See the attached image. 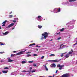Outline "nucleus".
Returning a JSON list of instances; mask_svg holds the SVG:
<instances>
[{
    "label": "nucleus",
    "mask_w": 77,
    "mask_h": 77,
    "mask_svg": "<svg viewBox=\"0 0 77 77\" xmlns=\"http://www.w3.org/2000/svg\"><path fill=\"white\" fill-rule=\"evenodd\" d=\"M29 63H33V61H29Z\"/></svg>",
    "instance_id": "4c0bfd02"
},
{
    "label": "nucleus",
    "mask_w": 77,
    "mask_h": 77,
    "mask_svg": "<svg viewBox=\"0 0 77 77\" xmlns=\"http://www.w3.org/2000/svg\"><path fill=\"white\" fill-rule=\"evenodd\" d=\"M71 51L70 52H72V53L73 52H74V51H73V50L72 49H71Z\"/></svg>",
    "instance_id": "f704fd0d"
},
{
    "label": "nucleus",
    "mask_w": 77,
    "mask_h": 77,
    "mask_svg": "<svg viewBox=\"0 0 77 77\" xmlns=\"http://www.w3.org/2000/svg\"><path fill=\"white\" fill-rule=\"evenodd\" d=\"M63 45V44H61V45H60V47L59 48V49H62V45Z\"/></svg>",
    "instance_id": "9b49d317"
},
{
    "label": "nucleus",
    "mask_w": 77,
    "mask_h": 77,
    "mask_svg": "<svg viewBox=\"0 0 77 77\" xmlns=\"http://www.w3.org/2000/svg\"><path fill=\"white\" fill-rule=\"evenodd\" d=\"M50 56H55V55L54 54H51Z\"/></svg>",
    "instance_id": "4be33fe9"
},
{
    "label": "nucleus",
    "mask_w": 77,
    "mask_h": 77,
    "mask_svg": "<svg viewBox=\"0 0 77 77\" xmlns=\"http://www.w3.org/2000/svg\"><path fill=\"white\" fill-rule=\"evenodd\" d=\"M13 21L14 23H16V20H13Z\"/></svg>",
    "instance_id": "37998d69"
},
{
    "label": "nucleus",
    "mask_w": 77,
    "mask_h": 77,
    "mask_svg": "<svg viewBox=\"0 0 77 77\" xmlns=\"http://www.w3.org/2000/svg\"><path fill=\"white\" fill-rule=\"evenodd\" d=\"M12 11H11L10 13H9L10 14H12Z\"/></svg>",
    "instance_id": "3c124183"
},
{
    "label": "nucleus",
    "mask_w": 77,
    "mask_h": 77,
    "mask_svg": "<svg viewBox=\"0 0 77 77\" xmlns=\"http://www.w3.org/2000/svg\"><path fill=\"white\" fill-rule=\"evenodd\" d=\"M60 34H59V36H60Z\"/></svg>",
    "instance_id": "338daca9"
},
{
    "label": "nucleus",
    "mask_w": 77,
    "mask_h": 77,
    "mask_svg": "<svg viewBox=\"0 0 77 77\" xmlns=\"http://www.w3.org/2000/svg\"><path fill=\"white\" fill-rule=\"evenodd\" d=\"M14 24L13 23H11L8 26L6 27V29H9V28H10V27H12Z\"/></svg>",
    "instance_id": "f03ea898"
},
{
    "label": "nucleus",
    "mask_w": 77,
    "mask_h": 77,
    "mask_svg": "<svg viewBox=\"0 0 77 77\" xmlns=\"http://www.w3.org/2000/svg\"><path fill=\"white\" fill-rule=\"evenodd\" d=\"M2 72H3V73H4V74H6V73H7V72H8V71H6L2 70Z\"/></svg>",
    "instance_id": "6e6552de"
},
{
    "label": "nucleus",
    "mask_w": 77,
    "mask_h": 77,
    "mask_svg": "<svg viewBox=\"0 0 77 77\" xmlns=\"http://www.w3.org/2000/svg\"><path fill=\"white\" fill-rule=\"evenodd\" d=\"M66 54V55L65 56L66 58H68L69 57V55L68 54Z\"/></svg>",
    "instance_id": "0eeeda50"
},
{
    "label": "nucleus",
    "mask_w": 77,
    "mask_h": 77,
    "mask_svg": "<svg viewBox=\"0 0 77 77\" xmlns=\"http://www.w3.org/2000/svg\"><path fill=\"white\" fill-rule=\"evenodd\" d=\"M65 66V65H60V64H58L57 66V68H63V67H64Z\"/></svg>",
    "instance_id": "20e7f679"
},
{
    "label": "nucleus",
    "mask_w": 77,
    "mask_h": 77,
    "mask_svg": "<svg viewBox=\"0 0 77 77\" xmlns=\"http://www.w3.org/2000/svg\"><path fill=\"white\" fill-rule=\"evenodd\" d=\"M22 72H30V71H26L25 70H24V71H22Z\"/></svg>",
    "instance_id": "ddd939ff"
},
{
    "label": "nucleus",
    "mask_w": 77,
    "mask_h": 77,
    "mask_svg": "<svg viewBox=\"0 0 77 77\" xmlns=\"http://www.w3.org/2000/svg\"><path fill=\"white\" fill-rule=\"evenodd\" d=\"M36 47H41V46H38V45H36Z\"/></svg>",
    "instance_id": "58836bf2"
},
{
    "label": "nucleus",
    "mask_w": 77,
    "mask_h": 77,
    "mask_svg": "<svg viewBox=\"0 0 77 77\" xmlns=\"http://www.w3.org/2000/svg\"><path fill=\"white\" fill-rule=\"evenodd\" d=\"M32 67H31L30 69V71H31V70H32Z\"/></svg>",
    "instance_id": "c03bdc74"
},
{
    "label": "nucleus",
    "mask_w": 77,
    "mask_h": 77,
    "mask_svg": "<svg viewBox=\"0 0 77 77\" xmlns=\"http://www.w3.org/2000/svg\"><path fill=\"white\" fill-rule=\"evenodd\" d=\"M6 22H7V21L5 20V21H4L2 23V24H5L6 23Z\"/></svg>",
    "instance_id": "4468645a"
},
{
    "label": "nucleus",
    "mask_w": 77,
    "mask_h": 77,
    "mask_svg": "<svg viewBox=\"0 0 77 77\" xmlns=\"http://www.w3.org/2000/svg\"><path fill=\"white\" fill-rule=\"evenodd\" d=\"M65 45H63V46L62 47V48H63V47H65Z\"/></svg>",
    "instance_id": "de8ad7c7"
},
{
    "label": "nucleus",
    "mask_w": 77,
    "mask_h": 77,
    "mask_svg": "<svg viewBox=\"0 0 77 77\" xmlns=\"http://www.w3.org/2000/svg\"><path fill=\"white\" fill-rule=\"evenodd\" d=\"M48 34L47 32H45L44 33L42 34V35L44 36L45 39H46L48 37Z\"/></svg>",
    "instance_id": "f257e3e1"
},
{
    "label": "nucleus",
    "mask_w": 77,
    "mask_h": 77,
    "mask_svg": "<svg viewBox=\"0 0 77 77\" xmlns=\"http://www.w3.org/2000/svg\"><path fill=\"white\" fill-rule=\"evenodd\" d=\"M62 69V67H60V68H59V69H60V70H61Z\"/></svg>",
    "instance_id": "a19ab883"
},
{
    "label": "nucleus",
    "mask_w": 77,
    "mask_h": 77,
    "mask_svg": "<svg viewBox=\"0 0 77 77\" xmlns=\"http://www.w3.org/2000/svg\"><path fill=\"white\" fill-rule=\"evenodd\" d=\"M73 45H75V44H74Z\"/></svg>",
    "instance_id": "680f3d73"
},
{
    "label": "nucleus",
    "mask_w": 77,
    "mask_h": 77,
    "mask_svg": "<svg viewBox=\"0 0 77 77\" xmlns=\"http://www.w3.org/2000/svg\"><path fill=\"white\" fill-rule=\"evenodd\" d=\"M13 52L14 53H15V52H16V51H14Z\"/></svg>",
    "instance_id": "6e6d98bb"
},
{
    "label": "nucleus",
    "mask_w": 77,
    "mask_h": 77,
    "mask_svg": "<svg viewBox=\"0 0 77 77\" xmlns=\"http://www.w3.org/2000/svg\"><path fill=\"white\" fill-rule=\"evenodd\" d=\"M58 71V70H56V72H55L56 74H57V72Z\"/></svg>",
    "instance_id": "a18cd8bd"
},
{
    "label": "nucleus",
    "mask_w": 77,
    "mask_h": 77,
    "mask_svg": "<svg viewBox=\"0 0 77 77\" xmlns=\"http://www.w3.org/2000/svg\"><path fill=\"white\" fill-rule=\"evenodd\" d=\"M35 70H33L32 71H31V73H33V72H35Z\"/></svg>",
    "instance_id": "5701e85b"
},
{
    "label": "nucleus",
    "mask_w": 77,
    "mask_h": 77,
    "mask_svg": "<svg viewBox=\"0 0 77 77\" xmlns=\"http://www.w3.org/2000/svg\"><path fill=\"white\" fill-rule=\"evenodd\" d=\"M50 67H51V68H53V67L55 68V67H56V64H53L51 65Z\"/></svg>",
    "instance_id": "423d86ee"
},
{
    "label": "nucleus",
    "mask_w": 77,
    "mask_h": 77,
    "mask_svg": "<svg viewBox=\"0 0 77 77\" xmlns=\"http://www.w3.org/2000/svg\"><path fill=\"white\" fill-rule=\"evenodd\" d=\"M14 29H15V28H12V30H14Z\"/></svg>",
    "instance_id": "603ef678"
},
{
    "label": "nucleus",
    "mask_w": 77,
    "mask_h": 77,
    "mask_svg": "<svg viewBox=\"0 0 77 77\" xmlns=\"http://www.w3.org/2000/svg\"><path fill=\"white\" fill-rule=\"evenodd\" d=\"M16 55L17 56H18V55H20V54H19V53H18L16 54Z\"/></svg>",
    "instance_id": "ea45409f"
},
{
    "label": "nucleus",
    "mask_w": 77,
    "mask_h": 77,
    "mask_svg": "<svg viewBox=\"0 0 77 77\" xmlns=\"http://www.w3.org/2000/svg\"><path fill=\"white\" fill-rule=\"evenodd\" d=\"M72 52H69L68 53V54L69 55L70 54H72Z\"/></svg>",
    "instance_id": "b1692460"
},
{
    "label": "nucleus",
    "mask_w": 77,
    "mask_h": 77,
    "mask_svg": "<svg viewBox=\"0 0 77 77\" xmlns=\"http://www.w3.org/2000/svg\"><path fill=\"white\" fill-rule=\"evenodd\" d=\"M52 40H53L52 39H51V40H50V41H52Z\"/></svg>",
    "instance_id": "0e129e2a"
},
{
    "label": "nucleus",
    "mask_w": 77,
    "mask_h": 77,
    "mask_svg": "<svg viewBox=\"0 0 77 77\" xmlns=\"http://www.w3.org/2000/svg\"><path fill=\"white\" fill-rule=\"evenodd\" d=\"M8 60H11V58H8Z\"/></svg>",
    "instance_id": "5fc2aeb1"
},
{
    "label": "nucleus",
    "mask_w": 77,
    "mask_h": 77,
    "mask_svg": "<svg viewBox=\"0 0 77 77\" xmlns=\"http://www.w3.org/2000/svg\"><path fill=\"white\" fill-rule=\"evenodd\" d=\"M13 60H9L8 61V62H13Z\"/></svg>",
    "instance_id": "412c9836"
},
{
    "label": "nucleus",
    "mask_w": 77,
    "mask_h": 77,
    "mask_svg": "<svg viewBox=\"0 0 77 77\" xmlns=\"http://www.w3.org/2000/svg\"><path fill=\"white\" fill-rule=\"evenodd\" d=\"M2 29V27L1 26H0V29Z\"/></svg>",
    "instance_id": "4d7b16f0"
},
{
    "label": "nucleus",
    "mask_w": 77,
    "mask_h": 77,
    "mask_svg": "<svg viewBox=\"0 0 77 77\" xmlns=\"http://www.w3.org/2000/svg\"><path fill=\"white\" fill-rule=\"evenodd\" d=\"M33 56H37V54H33Z\"/></svg>",
    "instance_id": "473e14b6"
},
{
    "label": "nucleus",
    "mask_w": 77,
    "mask_h": 77,
    "mask_svg": "<svg viewBox=\"0 0 77 77\" xmlns=\"http://www.w3.org/2000/svg\"><path fill=\"white\" fill-rule=\"evenodd\" d=\"M69 76V75L68 74L66 73L64 74H63L61 76V77H68Z\"/></svg>",
    "instance_id": "7ed1b4c3"
},
{
    "label": "nucleus",
    "mask_w": 77,
    "mask_h": 77,
    "mask_svg": "<svg viewBox=\"0 0 77 77\" xmlns=\"http://www.w3.org/2000/svg\"><path fill=\"white\" fill-rule=\"evenodd\" d=\"M30 53H31V52H27V54Z\"/></svg>",
    "instance_id": "864d4df0"
},
{
    "label": "nucleus",
    "mask_w": 77,
    "mask_h": 77,
    "mask_svg": "<svg viewBox=\"0 0 77 77\" xmlns=\"http://www.w3.org/2000/svg\"><path fill=\"white\" fill-rule=\"evenodd\" d=\"M77 0H69V2H75V1H76Z\"/></svg>",
    "instance_id": "a211bd4d"
},
{
    "label": "nucleus",
    "mask_w": 77,
    "mask_h": 77,
    "mask_svg": "<svg viewBox=\"0 0 77 77\" xmlns=\"http://www.w3.org/2000/svg\"><path fill=\"white\" fill-rule=\"evenodd\" d=\"M44 39V37H42V38H41V39Z\"/></svg>",
    "instance_id": "8fccbe9b"
},
{
    "label": "nucleus",
    "mask_w": 77,
    "mask_h": 77,
    "mask_svg": "<svg viewBox=\"0 0 77 77\" xmlns=\"http://www.w3.org/2000/svg\"><path fill=\"white\" fill-rule=\"evenodd\" d=\"M36 45V44H35V43L31 44L29 45V46L31 47L32 46V45Z\"/></svg>",
    "instance_id": "9d476101"
},
{
    "label": "nucleus",
    "mask_w": 77,
    "mask_h": 77,
    "mask_svg": "<svg viewBox=\"0 0 77 77\" xmlns=\"http://www.w3.org/2000/svg\"><path fill=\"white\" fill-rule=\"evenodd\" d=\"M77 44V42H76V43H75V45H76Z\"/></svg>",
    "instance_id": "13d9d810"
},
{
    "label": "nucleus",
    "mask_w": 77,
    "mask_h": 77,
    "mask_svg": "<svg viewBox=\"0 0 77 77\" xmlns=\"http://www.w3.org/2000/svg\"><path fill=\"white\" fill-rule=\"evenodd\" d=\"M61 55H60V56L61 57H63V56L64 55L63 54H61Z\"/></svg>",
    "instance_id": "7c9ffc66"
},
{
    "label": "nucleus",
    "mask_w": 77,
    "mask_h": 77,
    "mask_svg": "<svg viewBox=\"0 0 77 77\" xmlns=\"http://www.w3.org/2000/svg\"><path fill=\"white\" fill-rule=\"evenodd\" d=\"M5 24H3L2 25V26L3 27V26H5Z\"/></svg>",
    "instance_id": "79ce46f5"
},
{
    "label": "nucleus",
    "mask_w": 77,
    "mask_h": 77,
    "mask_svg": "<svg viewBox=\"0 0 77 77\" xmlns=\"http://www.w3.org/2000/svg\"><path fill=\"white\" fill-rule=\"evenodd\" d=\"M0 53H1V54L4 53V52H0Z\"/></svg>",
    "instance_id": "09e8293b"
},
{
    "label": "nucleus",
    "mask_w": 77,
    "mask_h": 77,
    "mask_svg": "<svg viewBox=\"0 0 77 77\" xmlns=\"http://www.w3.org/2000/svg\"><path fill=\"white\" fill-rule=\"evenodd\" d=\"M60 39H61V37H59L58 39H57V40H60Z\"/></svg>",
    "instance_id": "c9c22d12"
},
{
    "label": "nucleus",
    "mask_w": 77,
    "mask_h": 77,
    "mask_svg": "<svg viewBox=\"0 0 77 77\" xmlns=\"http://www.w3.org/2000/svg\"><path fill=\"white\" fill-rule=\"evenodd\" d=\"M53 62H59V60H53Z\"/></svg>",
    "instance_id": "f8f14e48"
},
{
    "label": "nucleus",
    "mask_w": 77,
    "mask_h": 77,
    "mask_svg": "<svg viewBox=\"0 0 77 77\" xmlns=\"http://www.w3.org/2000/svg\"><path fill=\"white\" fill-rule=\"evenodd\" d=\"M26 51V50H25L23 51L19 52V54L20 55L21 54H23L24 53H24V52Z\"/></svg>",
    "instance_id": "39448f33"
},
{
    "label": "nucleus",
    "mask_w": 77,
    "mask_h": 77,
    "mask_svg": "<svg viewBox=\"0 0 77 77\" xmlns=\"http://www.w3.org/2000/svg\"><path fill=\"white\" fill-rule=\"evenodd\" d=\"M22 64H24V63H26V62L25 61H23L22 62Z\"/></svg>",
    "instance_id": "dca6fc26"
},
{
    "label": "nucleus",
    "mask_w": 77,
    "mask_h": 77,
    "mask_svg": "<svg viewBox=\"0 0 77 77\" xmlns=\"http://www.w3.org/2000/svg\"><path fill=\"white\" fill-rule=\"evenodd\" d=\"M38 27L39 28V29H41V28H42V27L43 26H41V25H38Z\"/></svg>",
    "instance_id": "2eb2a0df"
},
{
    "label": "nucleus",
    "mask_w": 77,
    "mask_h": 77,
    "mask_svg": "<svg viewBox=\"0 0 77 77\" xmlns=\"http://www.w3.org/2000/svg\"><path fill=\"white\" fill-rule=\"evenodd\" d=\"M64 30V28H62L60 30L61 32H63V31Z\"/></svg>",
    "instance_id": "6ab92c4d"
},
{
    "label": "nucleus",
    "mask_w": 77,
    "mask_h": 77,
    "mask_svg": "<svg viewBox=\"0 0 77 77\" xmlns=\"http://www.w3.org/2000/svg\"><path fill=\"white\" fill-rule=\"evenodd\" d=\"M33 66H34L35 67L36 66V65L34 63L33 64Z\"/></svg>",
    "instance_id": "a878e982"
},
{
    "label": "nucleus",
    "mask_w": 77,
    "mask_h": 77,
    "mask_svg": "<svg viewBox=\"0 0 77 77\" xmlns=\"http://www.w3.org/2000/svg\"><path fill=\"white\" fill-rule=\"evenodd\" d=\"M32 56V55H30V54H28L27 55V57H29V56Z\"/></svg>",
    "instance_id": "c756f323"
},
{
    "label": "nucleus",
    "mask_w": 77,
    "mask_h": 77,
    "mask_svg": "<svg viewBox=\"0 0 77 77\" xmlns=\"http://www.w3.org/2000/svg\"><path fill=\"white\" fill-rule=\"evenodd\" d=\"M9 69V68H8L6 67L4 68V69Z\"/></svg>",
    "instance_id": "393cba45"
},
{
    "label": "nucleus",
    "mask_w": 77,
    "mask_h": 77,
    "mask_svg": "<svg viewBox=\"0 0 77 77\" xmlns=\"http://www.w3.org/2000/svg\"><path fill=\"white\" fill-rule=\"evenodd\" d=\"M54 75H53V77H54Z\"/></svg>",
    "instance_id": "69168bd1"
},
{
    "label": "nucleus",
    "mask_w": 77,
    "mask_h": 77,
    "mask_svg": "<svg viewBox=\"0 0 77 77\" xmlns=\"http://www.w3.org/2000/svg\"><path fill=\"white\" fill-rule=\"evenodd\" d=\"M40 77H42V76H40Z\"/></svg>",
    "instance_id": "774afa93"
},
{
    "label": "nucleus",
    "mask_w": 77,
    "mask_h": 77,
    "mask_svg": "<svg viewBox=\"0 0 77 77\" xmlns=\"http://www.w3.org/2000/svg\"><path fill=\"white\" fill-rule=\"evenodd\" d=\"M9 33V32H6L5 33H3V35H8V34Z\"/></svg>",
    "instance_id": "1a4fd4ad"
},
{
    "label": "nucleus",
    "mask_w": 77,
    "mask_h": 77,
    "mask_svg": "<svg viewBox=\"0 0 77 77\" xmlns=\"http://www.w3.org/2000/svg\"><path fill=\"white\" fill-rule=\"evenodd\" d=\"M44 56H43L41 57V59H44Z\"/></svg>",
    "instance_id": "c85d7f7f"
},
{
    "label": "nucleus",
    "mask_w": 77,
    "mask_h": 77,
    "mask_svg": "<svg viewBox=\"0 0 77 77\" xmlns=\"http://www.w3.org/2000/svg\"><path fill=\"white\" fill-rule=\"evenodd\" d=\"M13 17V16L12 15H9V18H12Z\"/></svg>",
    "instance_id": "bb28decb"
},
{
    "label": "nucleus",
    "mask_w": 77,
    "mask_h": 77,
    "mask_svg": "<svg viewBox=\"0 0 77 77\" xmlns=\"http://www.w3.org/2000/svg\"><path fill=\"white\" fill-rule=\"evenodd\" d=\"M1 62H4V61H2V60H1Z\"/></svg>",
    "instance_id": "e2e57ef3"
},
{
    "label": "nucleus",
    "mask_w": 77,
    "mask_h": 77,
    "mask_svg": "<svg viewBox=\"0 0 77 77\" xmlns=\"http://www.w3.org/2000/svg\"><path fill=\"white\" fill-rule=\"evenodd\" d=\"M57 8H55L54 10V11H57Z\"/></svg>",
    "instance_id": "e433bc0d"
},
{
    "label": "nucleus",
    "mask_w": 77,
    "mask_h": 77,
    "mask_svg": "<svg viewBox=\"0 0 77 77\" xmlns=\"http://www.w3.org/2000/svg\"><path fill=\"white\" fill-rule=\"evenodd\" d=\"M41 17H41V16H38V18H41Z\"/></svg>",
    "instance_id": "cd10ccee"
},
{
    "label": "nucleus",
    "mask_w": 77,
    "mask_h": 77,
    "mask_svg": "<svg viewBox=\"0 0 77 77\" xmlns=\"http://www.w3.org/2000/svg\"><path fill=\"white\" fill-rule=\"evenodd\" d=\"M0 45H4V44H3V43H2V42H0Z\"/></svg>",
    "instance_id": "2f4dec72"
},
{
    "label": "nucleus",
    "mask_w": 77,
    "mask_h": 77,
    "mask_svg": "<svg viewBox=\"0 0 77 77\" xmlns=\"http://www.w3.org/2000/svg\"><path fill=\"white\" fill-rule=\"evenodd\" d=\"M38 49H37L36 50L37 51H38Z\"/></svg>",
    "instance_id": "bf43d9fd"
},
{
    "label": "nucleus",
    "mask_w": 77,
    "mask_h": 77,
    "mask_svg": "<svg viewBox=\"0 0 77 77\" xmlns=\"http://www.w3.org/2000/svg\"><path fill=\"white\" fill-rule=\"evenodd\" d=\"M60 60H61V59H60L59 60V61H60Z\"/></svg>",
    "instance_id": "052dcab7"
},
{
    "label": "nucleus",
    "mask_w": 77,
    "mask_h": 77,
    "mask_svg": "<svg viewBox=\"0 0 77 77\" xmlns=\"http://www.w3.org/2000/svg\"><path fill=\"white\" fill-rule=\"evenodd\" d=\"M57 12H60V8H59V9H58Z\"/></svg>",
    "instance_id": "f3484780"
},
{
    "label": "nucleus",
    "mask_w": 77,
    "mask_h": 77,
    "mask_svg": "<svg viewBox=\"0 0 77 77\" xmlns=\"http://www.w3.org/2000/svg\"><path fill=\"white\" fill-rule=\"evenodd\" d=\"M13 56H14V55L12 54L11 55V57H13Z\"/></svg>",
    "instance_id": "72a5a7b5"
},
{
    "label": "nucleus",
    "mask_w": 77,
    "mask_h": 77,
    "mask_svg": "<svg viewBox=\"0 0 77 77\" xmlns=\"http://www.w3.org/2000/svg\"><path fill=\"white\" fill-rule=\"evenodd\" d=\"M45 69H46V71H48V68H47V66H45Z\"/></svg>",
    "instance_id": "aec40b11"
},
{
    "label": "nucleus",
    "mask_w": 77,
    "mask_h": 77,
    "mask_svg": "<svg viewBox=\"0 0 77 77\" xmlns=\"http://www.w3.org/2000/svg\"><path fill=\"white\" fill-rule=\"evenodd\" d=\"M60 32H59L58 33H57L56 34V35H59V34H60Z\"/></svg>",
    "instance_id": "49530a36"
}]
</instances>
